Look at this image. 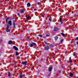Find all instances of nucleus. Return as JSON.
<instances>
[{"mask_svg":"<svg viewBox=\"0 0 78 78\" xmlns=\"http://www.w3.org/2000/svg\"><path fill=\"white\" fill-rule=\"evenodd\" d=\"M52 70V67H49L48 69L49 72H51Z\"/></svg>","mask_w":78,"mask_h":78,"instance_id":"0eeeda50","label":"nucleus"},{"mask_svg":"<svg viewBox=\"0 0 78 78\" xmlns=\"http://www.w3.org/2000/svg\"><path fill=\"white\" fill-rule=\"evenodd\" d=\"M30 47H33V43L30 44Z\"/></svg>","mask_w":78,"mask_h":78,"instance_id":"5701e85b","label":"nucleus"},{"mask_svg":"<svg viewBox=\"0 0 78 78\" xmlns=\"http://www.w3.org/2000/svg\"><path fill=\"white\" fill-rule=\"evenodd\" d=\"M76 54V52H75L73 53V55L74 56H75Z\"/></svg>","mask_w":78,"mask_h":78,"instance_id":"2eb2a0df","label":"nucleus"},{"mask_svg":"<svg viewBox=\"0 0 78 78\" xmlns=\"http://www.w3.org/2000/svg\"><path fill=\"white\" fill-rule=\"evenodd\" d=\"M58 37L57 36H56L55 37V41H56L57 40H58Z\"/></svg>","mask_w":78,"mask_h":78,"instance_id":"9d476101","label":"nucleus"},{"mask_svg":"<svg viewBox=\"0 0 78 78\" xmlns=\"http://www.w3.org/2000/svg\"><path fill=\"white\" fill-rule=\"evenodd\" d=\"M58 27H54V31H58Z\"/></svg>","mask_w":78,"mask_h":78,"instance_id":"423d86ee","label":"nucleus"},{"mask_svg":"<svg viewBox=\"0 0 78 78\" xmlns=\"http://www.w3.org/2000/svg\"><path fill=\"white\" fill-rule=\"evenodd\" d=\"M20 12L21 14H23V13H24V10H23L21 9L20 11Z\"/></svg>","mask_w":78,"mask_h":78,"instance_id":"6e6552de","label":"nucleus"},{"mask_svg":"<svg viewBox=\"0 0 78 78\" xmlns=\"http://www.w3.org/2000/svg\"><path fill=\"white\" fill-rule=\"evenodd\" d=\"M70 63H72V61L71 60L69 61Z\"/></svg>","mask_w":78,"mask_h":78,"instance_id":"7c9ffc66","label":"nucleus"},{"mask_svg":"<svg viewBox=\"0 0 78 78\" xmlns=\"http://www.w3.org/2000/svg\"><path fill=\"white\" fill-rule=\"evenodd\" d=\"M11 26H12V21L10 20L8 22V24H7L6 27V32H9L10 31V29L9 30V28Z\"/></svg>","mask_w":78,"mask_h":78,"instance_id":"f257e3e1","label":"nucleus"},{"mask_svg":"<svg viewBox=\"0 0 78 78\" xmlns=\"http://www.w3.org/2000/svg\"><path fill=\"white\" fill-rule=\"evenodd\" d=\"M77 66H78V63L77 64Z\"/></svg>","mask_w":78,"mask_h":78,"instance_id":"e433bc0d","label":"nucleus"},{"mask_svg":"<svg viewBox=\"0 0 78 78\" xmlns=\"http://www.w3.org/2000/svg\"><path fill=\"white\" fill-rule=\"evenodd\" d=\"M64 41V39H61L60 40L61 43H62V42Z\"/></svg>","mask_w":78,"mask_h":78,"instance_id":"a211bd4d","label":"nucleus"},{"mask_svg":"<svg viewBox=\"0 0 78 78\" xmlns=\"http://www.w3.org/2000/svg\"><path fill=\"white\" fill-rule=\"evenodd\" d=\"M75 62H76V60L75 61Z\"/></svg>","mask_w":78,"mask_h":78,"instance_id":"4c0bfd02","label":"nucleus"},{"mask_svg":"<svg viewBox=\"0 0 78 78\" xmlns=\"http://www.w3.org/2000/svg\"><path fill=\"white\" fill-rule=\"evenodd\" d=\"M38 36H39V37H42V35H38Z\"/></svg>","mask_w":78,"mask_h":78,"instance_id":"393cba45","label":"nucleus"},{"mask_svg":"<svg viewBox=\"0 0 78 78\" xmlns=\"http://www.w3.org/2000/svg\"><path fill=\"white\" fill-rule=\"evenodd\" d=\"M45 50H48L49 49V47L47 45L44 48Z\"/></svg>","mask_w":78,"mask_h":78,"instance_id":"20e7f679","label":"nucleus"},{"mask_svg":"<svg viewBox=\"0 0 78 78\" xmlns=\"http://www.w3.org/2000/svg\"><path fill=\"white\" fill-rule=\"evenodd\" d=\"M34 11H36V9H34Z\"/></svg>","mask_w":78,"mask_h":78,"instance_id":"72a5a7b5","label":"nucleus"},{"mask_svg":"<svg viewBox=\"0 0 78 78\" xmlns=\"http://www.w3.org/2000/svg\"><path fill=\"white\" fill-rule=\"evenodd\" d=\"M9 19V17H8L6 19V23H8V20Z\"/></svg>","mask_w":78,"mask_h":78,"instance_id":"aec40b11","label":"nucleus"},{"mask_svg":"<svg viewBox=\"0 0 78 78\" xmlns=\"http://www.w3.org/2000/svg\"><path fill=\"white\" fill-rule=\"evenodd\" d=\"M13 48L15 50H16V51H18V48H17L16 46H14L13 47Z\"/></svg>","mask_w":78,"mask_h":78,"instance_id":"39448f33","label":"nucleus"},{"mask_svg":"<svg viewBox=\"0 0 78 78\" xmlns=\"http://www.w3.org/2000/svg\"><path fill=\"white\" fill-rule=\"evenodd\" d=\"M69 61H71V57H70L69 58Z\"/></svg>","mask_w":78,"mask_h":78,"instance_id":"c756f323","label":"nucleus"},{"mask_svg":"<svg viewBox=\"0 0 78 78\" xmlns=\"http://www.w3.org/2000/svg\"><path fill=\"white\" fill-rule=\"evenodd\" d=\"M69 76L72 77V76H73V74L72 73H70L69 74Z\"/></svg>","mask_w":78,"mask_h":78,"instance_id":"dca6fc26","label":"nucleus"},{"mask_svg":"<svg viewBox=\"0 0 78 78\" xmlns=\"http://www.w3.org/2000/svg\"><path fill=\"white\" fill-rule=\"evenodd\" d=\"M19 55V54L18 53V52L16 51V56H18Z\"/></svg>","mask_w":78,"mask_h":78,"instance_id":"4be33fe9","label":"nucleus"},{"mask_svg":"<svg viewBox=\"0 0 78 78\" xmlns=\"http://www.w3.org/2000/svg\"><path fill=\"white\" fill-rule=\"evenodd\" d=\"M32 44H33V45L34 46H37V44H36L34 42H32Z\"/></svg>","mask_w":78,"mask_h":78,"instance_id":"9b49d317","label":"nucleus"},{"mask_svg":"<svg viewBox=\"0 0 78 78\" xmlns=\"http://www.w3.org/2000/svg\"><path fill=\"white\" fill-rule=\"evenodd\" d=\"M42 15L43 16L42 17H44V16H46V14H45L43 13L42 14Z\"/></svg>","mask_w":78,"mask_h":78,"instance_id":"6ab92c4d","label":"nucleus"},{"mask_svg":"<svg viewBox=\"0 0 78 78\" xmlns=\"http://www.w3.org/2000/svg\"><path fill=\"white\" fill-rule=\"evenodd\" d=\"M12 24L13 25V28H16V21L14 20H12Z\"/></svg>","mask_w":78,"mask_h":78,"instance_id":"f03ea898","label":"nucleus"},{"mask_svg":"<svg viewBox=\"0 0 78 78\" xmlns=\"http://www.w3.org/2000/svg\"><path fill=\"white\" fill-rule=\"evenodd\" d=\"M19 75H20V78H22V76L23 75L22 74L20 73V74Z\"/></svg>","mask_w":78,"mask_h":78,"instance_id":"f8f14e48","label":"nucleus"},{"mask_svg":"<svg viewBox=\"0 0 78 78\" xmlns=\"http://www.w3.org/2000/svg\"><path fill=\"white\" fill-rule=\"evenodd\" d=\"M74 17H76V14H74Z\"/></svg>","mask_w":78,"mask_h":78,"instance_id":"cd10ccee","label":"nucleus"},{"mask_svg":"<svg viewBox=\"0 0 78 78\" xmlns=\"http://www.w3.org/2000/svg\"><path fill=\"white\" fill-rule=\"evenodd\" d=\"M48 36H50V35H49V34H48H48H46V37H48Z\"/></svg>","mask_w":78,"mask_h":78,"instance_id":"a878e982","label":"nucleus"},{"mask_svg":"<svg viewBox=\"0 0 78 78\" xmlns=\"http://www.w3.org/2000/svg\"><path fill=\"white\" fill-rule=\"evenodd\" d=\"M62 18H60V22H61L62 23Z\"/></svg>","mask_w":78,"mask_h":78,"instance_id":"4468645a","label":"nucleus"},{"mask_svg":"<svg viewBox=\"0 0 78 78\" xmlns=\"http://www.w3.org/2000/svg\"><path fill=\"white\" fill-rule=\"evenodd\" d=\"M61 71H58V72L59 73H61Z\"/></svg>","mask_w":78,"mask_h":78,"instance_id":"f704fd0d","label":"nucleus"},{"mask_svg":"<svg viewBox=\"0 0 78 78\" xmlns=\"http://www.w3.org/2000/svg\"><path fill=\"white\" fill-rule=\"evenodd\" d=\"M21 64L22 65H23V66H27V65L28 64H27V62H22Z\"/></svg>","mask_w":78,"mask_h":78,"instance_id":"7ed1b4c3","label":"nucleus"},{"mask_svg":"<svg viewBox=\"0 0 78 78\" xmlns=\"http://www.w3.org/2000/svg\"><path fill=\"white\" fill-rule=\"evenodd\" d=\"M43 38H46V36H45V37H44V36H43Z\"/></svg>","mask_w":78,"mask_h":78,"instance_id":"473e14b6","label":"nucleus"},{"mask_svg":"<svg viewBox=\"0 0 78 78\" xmlns=\"http://www.w3.org/2000/svg\"><path fill=\"white\" fill-rule=\"evenodd\" d=\"M78 37H76L75 39V40H78Z\"/></svg>","mask_w":78,"mask_h":78,"instance_id":"2f4dec72","label":"nucleus"},{"mask_svg":"<svg viewBox=\"0 0 78 78\" xmlns=\"http://www.w3.org/2000/svg\"><path fill=\"white\" fill-rule=\"evenodd\" d=\"M18 16H19V15H20V14L19 13H18Z\"/></svg>","mask_w":78,"mask_h":78,"instance_id":"c9c22d12","label":"nucleus"},{"mask_svg":"<svg viewBox=\"0 0 78 78\" xmlns=\"http://www.w3.org/2000/svg\"><path fill=\"white\" fill-rule=\"evenodd\" d=\"M37 4L38 5H39V4H40V3L39 2H37Z\"/></svg>","mask_w":78,"mask_h":78,"instance_id":"bb28decb","label":"nucleus"},{"mask_svg":"<svg viewBox=\"0 0 78 78\" xmlns=\"http://www.w3.org/2000/svg\"><path fill=\"white\" fill-rule=\"evenodd\" d=\"M49 20L50 21H51V19H49Z\"/></svg>","mask_w":78,"mask_h":78,"instance_id":"c85d7f7f","label":"nucleus"},{"mask_svg":"<svg viewBox=\"0 0 78 78\" xmlns=\"http://www.w3.org/2000/svg\"><path fill=\"white\" fill-rule=\"evenodd\" d=\"M61 34L62 36H65V34H64L63 33H61Z\"/></svg>","mask_w":78,"mask_h":78,"instance_id":"412c9836","label":"nucleus"},{"mask_svg":"<svg viewBox=\"0 0 78 78\" xmlns=\"http://www.w3.org/2000/svg\"><path fill=\"white\" fill-rule=\"evenodd\" d=\"M8 44H12V41H9L8 42Z\"/></svg>","mask_w":78,"mask_h":78,"instance_id":"f3484780","label":"nucleus"},{"mask_svg":"<svg viewBox=\"0 0 78 78\" xmlns=\"http://www.w3.org/2000/svg\"><path fill=\"white\" fill-rule=\"evenodd\" d=\"M27 7H30V5H31V4L30 3H28L27 4Z\"/></svg>","mask_w":78,"mask_h":78,"instance_id":"1a4fd4ad","label":"nucleus"},{"mask_svg":"<svg viewBox=\"0 0 78 78\" xmlns=\"http://www.w3.org/2000/svg\"><path fill=\"white\" fill-rule=\"evenodd\" d=\"M26 16L27 17V20H28L29 19V16L26 15Z\"/></svg>","mask_w":78,"mask_h":78,"instance_id":"b1692460","label":"nucleus"},{"mask_svg":"<svg viewBox=\"0 0 78 78\" xmlns=\"http://www.w3.org/2000/svg\"><path fill=\"white\" fill-rule=\"evenodd\" d=\"M41 1H42L43 0H41Z\"/></svg>","mask_w":78,"mask_h":78,"instance_id":"58836bf2","label":"nucleus"},{"mask_svg":"<svg viewBox=\"0 0 78 78\" xmlns=\"http://www.w3.org/2000/svg\"><path fill=\"white\" fill-rule=\"evenodd\" d=\"M8 76L9 77V78L11 77V74H10V72H8Z\"/></svg>","mask_w":78,"mask_h":78,"instance_id":"ddd939ff","label":"nucleus"}]
</instances>
